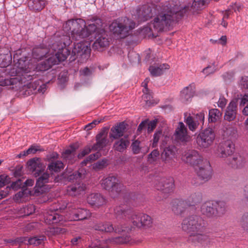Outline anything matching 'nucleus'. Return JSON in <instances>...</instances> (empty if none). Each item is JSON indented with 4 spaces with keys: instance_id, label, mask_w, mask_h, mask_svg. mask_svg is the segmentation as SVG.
Here are the masks:
<instances>
[{
    "instance_id": "nucleus-13",
    "label": "nucleus",
    "mask_w": 248,
    "mask_h": 248,
    "mask_svg": "<svg viewBox=\"0 0 248 248\" xmlns=\"http://www.w3.org/2000/svg\"><path fill=\"white\" fill-rule=\"evenodd\" d=\"M215 135L213 130L206 128L201 132L197 137L196 141L198 146L202 148H206L213 143Z\"/></svg>"
},
{
    "instance_id": "nucleus-30",
    "label": "nucleus",
    "mask_w": 248,
    "mask_h": 248,
    "mask_svg": "<svg viewBox=\"0 0 248 248\" xmlns=\"http://www.w3.org/2000/svg\"><path fill=\"white\" fill-rule=\"evenodd\" d=\"M63 217L55 211H50L45 216V221L46 224H55L62 221Z\"/></svg>"
},
{
    "instance_id": "nucleus-16",
    "label": "nucleus",
    "mask_w": 248,
    "mask_h": 248,
    "mask_svg": "<svg viewBox=\"0 0 248 248\" xmlns=\"http://www.w3.org/2000/svg\"><path fill=\"white\" fill-rule=\"evenodd\" d=\"M90 50V43L88 42L81 41L78 43H74L71 55L74 57L83 56L86 58L89 56Z\"/></svg>"
},
{
    "instance_id": "nucleus-10",
    "label": "nucleus",
    "mask_w": 248,
    "mask_h": 248,
    "mask_svg": "<svg viewBox=\"0 0 248 248\" xmlns=\"http://www.w3.org/2000/svg\"><path fill=\"white\" fill-rule=\"evenodd\" d=\"M101 185L102 187L109 191L113 197L120 194L123 187L119 180L115 176H109L102 179Z\"/></svg>"
},
{
    "instance_id": "nucleus-34",
    "label": "nucleus",
    "mask_w": 248,
    "mask_h": 248,
    "mask_svg": "<svg viewBox=\"0 0 248 248\" xmlns=\"http://www.w3.org/2000/svg\"><path fill=\"white\" fill-rule=\"evenodd\" d=\"M227 164L232 168L238 169L243 166L244 160L241 155H235L228 158Z\"/></svg>"
},
{
    "instance_id": "nucleus-62",
    "label": "nucleus",
    "mask_w": 248,
    "mask_h": 248,
    "mask_svg": "<svg viewBox=\"0 0 248 248\" xmlns=\"http://www.w3.org/2000/svg\"><path fill=\"white\" fill-rule=\"evenodd\" d=\"M148 122V120L142 121L138 126L137 131L139 133L141 132L142 130L146 127Z\"/></svg>"
},
{
    "instance_id": "nucleus-22",
    "label": "nucleus",
    "mask_w": 248,
    "mask_h": 248,
    "mask_svg": "<svg viewBox=\"0 0 248 248\" xmlns=\"http://www.w3.org/2000/svg\"><path fill=\"white\" fill-rule=\"evenodd\" d=\"M195 93V85L194 83L190 84L184 88L181 91L180 98L182 102H187L191 100Z\"/></svg>"
},
{
    "instance_id": "nucleus-43",
    "label": "nucleus",
    "mask_w": 248,
    "mask_h": 248,
    "mask_svg": "<svg viewBox=\"0 0 248 248\" xmlns=\"http://www.w3.org/2000/svg\"><path fill=\"white\" fill-rule=\"evenodd\" d=\"M66 232V230L57 227H49L46 231V234L48 235L52 236L59 234L63 233Z\"/></svg>"
},
{
    "instance_id": "nucleus-40",
    "label": "nucleus",
    "mask_w": 248,
    "mask_h": 248,
    "mask_svg": "<svg viewBox=\"0 0 248 248\" xmlns=\"http://www.w3.org/2000/svg\"><path fill=\"white\" fill-rule=\"evenodd\" d=\"M149 81V78H146L141 84L142 86L144 87L143 92L144 93V95H143L142 96V98L144 100V101L146 102L147 104H148V102L149 103H151V98H152L151 95L148 93L149 92V90L147 88L148 83Z\"/></svg>"
},
{
    "instance_id": "nucleus-35",
    "label": "nucleus",
    "mask_w": 248,
    "mask_h": 248,
    "mask_svg": "<svg viewBox=\"0 0 248 248\" xmlns=\"http://www.w3.org/2000/svg\"><path fill=\"white\" fill-rule=\"evenodd\" d=\"M185 201L188 207L195 206L202 201V194L200 192L192 193Z\"/></svg>"
},
{
    "instance_id": "nucleus-9",
    "label": "nucleus",
    "mask_w": 248,
    "mask_h": 248,
    "mask_svg": "<svg viewBox=\"0 0 248 248\" xmlns=\"http://www.w3.org/2000/svg\"><path fill=\"white\" fill-rule=\"evenodd\" d=\"M153 185L156 189L161 191L164 199L167 198L175 189L174 180L171 177H156Z\"/></svg>"
},
{
    "instance_id": "nucleus-59",
    "label": "nucleus",
    "mask_w": 248,
    "mask_h": 248,
    "mask_svg": "<svg viewBox=\"0 0 248 248\" xmlns=\"http://www.w3.org/2000/svg\"><path fill=\"white\" fill-rule=\"evenodd\" d=\"M157 124V120L156 119L153 120L149 122H148L147 126V131L150 133L153 131V130L155 128Z\"/></svg>"
},
{
    "instance_id": "nucleus-54",
    "label": "nucleus",
    "mask_w": 248,
    "mask_h": 248,
    "mask_svg": "<svg viewBox=\"0 0 248 248\" xmlns=\"http://www.w3.org/2000/svg\"><path fill=\"white\" fill-rule=\"evenodd\" d=\"M35 206L32 204H29L23 207L22 210L24 216H29L35 211Z\"/></svg>"
},
{
    "instance_id": "nucleus-14",
    "label": "nucleus",
    "mask_w": 248,
    "mask_h": 248,
    "mask_svg": "<svg viewBox=\"0 0 248 248\" xmlns=\"http://www.w3.org/2000/svg\"><path fill=\"white\" fill-rule=\"evenodd\" d=\"M196 173L203 182L209 180L212 176V169L208 160L205 159L195 168Z\"/></svg>"
},
{
    "instance_id": "nucleus-7",
    "label": "nucleus",
    "mask_w": 248,
    "mask_h": 248,
    "mask_svg": "<svg viewBox=\"0 0 248 248\" xmlns=\"http://www.w3.org/2000/svg\"><path fill=\"white\" fill-rule=\"evenodd\" d=\"M135 23L126 17L114 20L109 26V31L118 38H125L135 28Z\"/></svg>"
},
{
    "instance_id": "nucleus-32",
    "label": "nucleus",
    "mask_w": 248,
    "mask_h": 248,
    "mask_svg": "<svg viewBox=\"0 0 248 248\" xmlns=\"http://www.w3.org/2000/svg\"><path fill=\"white\" fill-rule=\"evenodd\" d=\"M176 151L174 146H169L164 148L162 153V158L165 163H170L174 157Z\"/></svg>"
},
{
    "instance_id": "nucleus-58",
    "label": "nucleus",
    "mask_w": 248,
    "mask_h": 248,
    "mask_svg": "<svg viewBox=\"0 0 248 248\" xmlns=\"http://www.w3.org/2000/svg\"><path fill=\"white\" fill-rule=\"evenodd\" d=\"M216 71V67L213 66H208L204 68L202 72L206 76H208L211 74L214 73Z\"/></svg>"
},
{
    "instance_id": "nucleus-4",
    "label": "nucleus",
    "mask_w": 248,
    "mask_h": 248,
    "mask_svg": "<svg viewBox=\"0 0 248 248\" xmlns=\"http://www.w3.org/2000/svg\"><path fill=\"white\" fill-rule=\"evenodd\" d=\"M102 22L101 19H96L93 23L86 26L84 20L81 18L71 19L67 21L66 26L69 27L71 31V36L73 40L76 41L84 39L88 37L92 33L95 32V36L101 29Z\"/></svg>"
},
{
    "instance_id": "nucleus-46",
    "label": "nucleus",
    "mask_w": 248,
    "mask_h": 248,
    "mask_svg": "<svg viewBox=\"0 0 248 248\" xmlns=\"http://www.w3.org/2000/svg\"><path fill=\"white\" fill-rule=\"evenodd\" d=\"M45 240L44 236H34L28 239V243L30 245L38 246L42 244Z\"/></svg>"
},
{
    "instance_id": "nucleus-56",
    "label": "nucleus",
    "mask_w": 248,
    "mask_h": 248,
    "mask_svg": "<svg viewBox=\"0 0 248 248\" xmlns=\"http://www.w3.org/2000/svg\"><path fill=\"white\" fill-rule=\"evenodd\" d=\"M99 153H98L90 155L86 160L81 162V164L82 166L86 165L87 163L89 161L97 159L99 157Z\"/></svg>"
},
{
    "instance_id": "nucleus-12",
    "label": "nucleus",
    "mask_w": 248,
    "mask_h": 248,
    "mask_svg": "<svg viewBox=\"0 0 248 248\" xmlns=\"http://www.w3.org/2000/svg\"><path fill=\"white\" fill-rule=\"evenodd\" d=\"M116 217L117 219H130L133 225L136 226L135 221H140L141 213H136L130 209H125L123 207L119 206L116 207L114 209Z\"/></svg>"
},
{
    "instance_id": "nucleus-31",
    "label": "nucleus",
    "mask_w": 248,
    "mask_h": 248,
    "mask_svg": "<svg viewBox=\"0 0 248 248\" xmlns=\"http://www.w3.org/2000/svg\"><path fill=\"white\" fill-rule=\"evenodd\" d=\"M96 142L92 146V150L100 151L105 147L108 142L107 136L103 133H100L96 136Z\"/></svg>"
},
{
    "instance_id": "nucleus-28",
    "label": "nucleus",
    "mask_w": 248,
    "mask_h": 248,
    "mask_svg": "<svg viewBox=\"0 0 248 248\" xmlns=\"http://www.w3.org/2000/svg\"><path fill=\"white\" fill-rule=\"evenodd\" d=\"M85 190V185L80 182H78L68 186L67 192L70 196H76L83 193Z\"/></svg>"
},
{
    "instance_id": "nucleus-3",
    "label": "nucleus",
    "mask_w": 248,
    "mask_h": 248,
    "mask_svg": "<svg viewBox=\"0 0 248 248\" xmlns=\"http://www.w3.org/2000/svg\"><path fill=\"white\" fill-rule=\"evenodd\" d=\"M181 227L188 234V241L195 246L205 248L210 245L211 239L207 233L206 223L201 217L192 215L185 218Z\"/></svg>"
},
{
    "instance_id": "nucleus-6",
    "label": "nucleus",
    "mask_w": 248,
    "mask_h": 248,
    "mask_svg": "<svg viewBox=\"0 0 248 248\" xmlns=\"http://www.w3.org/2000/svg\"><path fill=\"white\" fill-rule=\"evenodd\" d=\"M94 227L97 231L106 233L114 232L120 235L117 237L108 238L106 240L107 243L120 245L126 244L131 240L130 235V228L128 227L122 226L114 227L111 222H105L97 224Z\"/></svg>"
},
{
    "instance_id": "nucleus-19",
    "label": "nucleus",
    "mask_w": 248,
    "mask_h": 248,
    "mask_svg": "<svg viewBox=\"0 0 248 248\" xmlns=\"http://www.w3.org/2000/svg\"><path fill=\"white\" fill-rule=\"evenodd\" d=\"M37 180L34 187V192L40 194L46 192L48 190V186L46 184L49 182V175L46 172H42Z\"/></svg>"
},
{
    "instance_id": "nucleus-1",
    "label": "nucleus",
    "mask_w": 248,
    "mask_h": 248,
    "mask_svg": "<svg viewBox=\"0 0 248 248\" xmlns=\"http://www.w3.org/2000/svg\"><path fill=\"white\" fill-rule=\"evenodd\" d=\"M183 8L179 7L173 1H166L154 7L144 5L137 10L136 16L139 22L145 21L154 17L151 24L155 31L160 32L177 21L182 15L181 10Z\"/></svg>"
},
{
    "instance_id": "nucleus-24",
    "label": "nucleus",
    "mask_w": 248,
    "mask_h": 248,
    "mask_svg": "<svg viewBox=\"0 0 248 248\" xmlns=\"http://www.w3.org/2000/svg\"><path fill=\"white\" fill-rule=\"evenodd\" d=\"M237 112V107L236 102L232 101L229 104L225 111L224 118L229 122L232 121L236 118Z\"/></svg>"
},
{
    "instance_id": "nucleus-55",
    "label": "nucleus",
    "mask_w": 248,
    "mask_h": 248,
    "mask_svg": "<svg viewBox=\"0 0 248 248\" xmlns=\"http://www.w3.org/2000/svg\"><path fill=\"white\" fill-rule=\"evenodd\" d=\"M162 134V132L161 130H158L155 133L153 142L152 143V147L154 148L157 146V143Z\"/></svg>"
},
{
    "instance_id": "nucleus-39",
    "label": "nucleus",
    "mask_w": 248,
    "mask_h": 248,
    "mask_svg": "<svg viewBox=\"0 0 248 248\" xmlns=\"http://www.w3.org/2000/svg\"><path fill=\"white\" fill-rule=\"evenodd\" d=\"M31 191L27 188L19 191L15 194L14 200L16 202H22L25 198L30 195Z\"/></svg>"
},
{
    "instance_id": "nucleus-42",
    "label": "nucleus",
    "mask_w": 248,
    "mask_h": 248,
    "mask_svg": "<svg viewBox=\"0 0 248 248\" xmlns=\"http://www.w3.org/2000/svg\"><path fill=\"white\" fill-rule=\"evenodd\" d=\"M221 113L217 108L210 109L209 111V121L211 122H216L219 119Z\"/></svg>"
},
{
    "instance_id": "nucleus-37",
    "label": "nucleus",
    "mask_w": 248,
    "mask_h": 248,
    "mask_svg": "<svg viewBox=\"0 0 248 248\" xmlns=\"http://www.w3.org/2000/svg\"><path fill=\"white\" fill-rule=\"evenodd\" d=\"M45 6V0H30L28 2L29 8L34 12L42 10Z\"/></svg>"
},
{
    "instance_id": "nucleus-63",
    "label": "nucleus",
    "mask_w": 248,
    "mask_h": 248,
    "mask_svg": "<svg viewBox=\"0 0 248 248\" xmlns=\"http://www.w3.org/2000/svg\"><path fill=\"white\" fill-rule=\"evenodd\" d=\"M240 84L244 88L248 89V77H242Z\"/></svg>"
},
{
    "instance_id": "nucleus-5",
    "label": "nucleus",
    "mask_w": 248,
    "mask_h": 248,
    "mask_svg": "<svg viewBox=\"0 0 248 248\" xmlns=\"http://www.w3.org/2000/svg\"><path fill=\"white\" fill-rule=\"evenodd\" d=\"M63 40L66 41L63 42V45L58 48V51L55 54H52L47 59L41 62L40 63L36 64H33L32 62H28V63L31 69V74H35V70L36 71H45L50 69L53 65L58 64L61 62L65 61L67 57L70 54V50L66 47L70 45V39L68 36H64Z\"/></svg>"
},
{
    "instance_id": "nucleus-18",
    "label": "nucleus",
    "mask_w": 248,
    "mask_h": 248,
    "mask_svg": "<svg viewBox=\"0 0 248 248\" xmlns=\"http://www.w3.org/2000/svg\"><path fill=\"white\" fill-rule=\"evenodd\" d=\"M34 76L32 77V79H26L25 82H22L21 85L20 87L15 88V90H17L18 89H22L23 90L25 91V95H31L33 93H37V88L42 83V81L40 79H38L34 82H30L27 83V84H25L26 81H29L33 79L36 78V75L35 74H33Z\"/></svg>"
},
{
    "instance_id": "nucleus-50",
    "label": "nucleus",
    "mask_w": 248,
    "mask_h": 248,
    "mask_svg": "<svg viewBox=\"0 0 248 248\" xmlns=\"http://www.w3.org/2000/svg\"><path fill=\"white\" fill-rule=\"evenodd\" d=\"M39 150L38 146H31L27 150L24 151L23 153L19 154L18 157L21 158L22 156H26L30 154H35Z\"/></svg>"
},
{
    "instance_id": "nucleus-25",
    "label": "nucleus",
    "mask_w": 248,
    "mask_h": 248,
    "mask_svg": "<svg viewBox=\"0 0 248 248\" xmlns=\"http://www.w3.org/2000/svg\"><path fill=\"white\" fill-rule=\"evenodd\" d=\"M89 204L98 207L106 203V200L100 194L92 193L89 195L87 199Z\"/></svg>"
},
{
    "instance_id": "nucleus-38",
    "label": "nucleus",
    "mask_w": 248,
    "mask_h": 248,
    "mask_svg": "<svg viewBox=\"0 0 248 248\" xmlns=\"http://www.w3.org/2000/svg\"><path fill=\"white\" fill-rule=\"evenodd\" d=\"M140 221H134L136 224V226L138 227H140L142 226H147L149 227L152 223V220L149 216L143 214L141 213V217H140Z\"/></svg>"
},
{
    "instance_id": "nucleus-20",
    "label": "nucleus",
    "mask_w": 248,
    "mask_h": 248,
    "mask_svg": "<svg viewBox=\"0 0 248 248\" xmlns=\"http://www.w3.org/2000/svg\"><path fill=\"white\" fill-rule=\"evenodd\" d=\"M173 136L175 140L177 142H186L190 139V137L187 134L186 127L182 122L179 123Z\"/></svg>"
},
{
    "instance_id": "nucleus-52",
    "label": "nucleus",
    "mask_w": 248,
    "mask_h": 248,
    "mask_svg": "<svg viewBox=\"0 0 248 248\" xmlns=\"http://www.w3.org/2000/svg\"><path fill=\"white\" fill-rule=\"evenodd\" d=\"M159 155V151L157 149L154 150L148 156V160L150 163H153L157 159Z\"/></svg>"
},
{
    "instance_id": "nucleus-29",
    "label": "nucleus",
    "mask_w": 248,
    "mask_h": 248,
    "mask_svg": "<svg viewBox=\"0 0 248 248\" xmlns=\"http://www.w3.org/2000/svg\"><path fill=\"white\" fill-rule=\"evenodd\" d=\"M27 164L36 177L39 176L44 170L41 168L42 164L39 162L38 158H33L29 160Z\"/></svg>"
},
{
    "instance_id": "nucleus-41",
    "label": "nucleus",
    "mask_w": 248,
    "mask_h": 248,
    "mask_svg": "<svg viewBox=\"0 0 248 248\" xmlns=\"http://www.w3.org/2000/svg\"><path fill=\"white\" fill-rule=\"evenodd\" d=\"M63 167V164L61 161H56L50 163L47 167V169L51 173H53L60 171Z\"/></svg>"
},
{
    "instance_id": "nucleus-21",
    "label": "nucleus",
    "mask_w": 248,
    "mask_h": 248,
    "mask_svg": "<svg viewBox=\"0 0 248 248\" xmlns=\"http://www.w3.org/2000/svg\"><path fill=\"white\" fill-rule=\"evenodd\" d=\"M95 38L96 39L93 45V47L95 48L98 49L108 46L109 38L108 37V32L104 29L98 31Z\"/></svg>"
},
{
    "instance_id": "nucleus-49",
    "label": "nucleus",
    "mask_w": 248,
    "mask_h": 248,
    "mask_svg": "<svg viewBox=\"0 0 248 248\" xmlns=\"http://www.w3.org/2000/svg\"><path fill=\"white\" fill-rule=\"evenodd\" d=\"M241 106H246L243 110V113L244 115H248V93L245 94L241 98Z\"/></svg>"
},
{
    "instance_id": "nucleus-47",
    "label": "nucleus",
    "mask_w": 248,
    "mask_h": 248,
    "mask_svg": "<svg viewBox=\"0 0 248 248\" xmlns=\"http://www.w3.org/2000/svg\"><path fill=\"white\" fill-rule=\"evenodd\" d=\"M240 224L243 230L248 233V212L243 215L240 221Z\"/></svg>"
},
{
    "instance_id": "nucleus-51",
    "label": "nucleus",
    "mask_w": 248,
    "mask_h": 248,
    "mask_svg": "<svg viewBox=\"0 0 248 248\" xmlns=\"http://www.w3.org/2000/svg\"><path fill=\"white\" fill-rule=\"evenodd\" d=\"M107 165L108 160L106 159H103L94 164L93 165V168L95 170H100L104 168Z\"/></svg>"
},
{
    "instance_id": "nucleus-23",
    "label": "nucleus",
    "mask_w": 248,
    "mask_h": 248,
    "mask_svg": "<svg viewBox=\"0 0 248 248\" xmlns=\"http://www.w3.org/2000/svg\"><path fill=\"white\" fill-rule=\"evenodd\" d=\"M172 211L176 215H181L188 207L185 200L173 199L171 202Z\"/></svg>"
},
{
    "instance_id": "nucleus-60",
    "label": "nucleus",
    "mask_w": 248,
    "mask_h": 248,
    "mask_svg": "<svg viewBox=\"0 0 248 248\" xmlns=\"http://www.w3.org/2000/svg\"><path fill=\"white\" fill-rule=\"evenodd\" d=\"M92 148L91 149L89 147H85L80 153L78 154V156L79 158H81L84 156L85 155L89 154Z\"/></svg>"
},
{
    "instance_id": "nucleus-45",
    "label": "nucleus",
    "mask_w": 248,
    "mask_h": 248,
    "mask_svg": "<svg viewBox=\"0 0 248 248\" xmlns=\"http://www.w3.org/2000/svg\"><path fill=\"white\" fill-rule=\"evenodd\" d=\"M75 155V148L71 146L66 149L62 154V157L66 160H70Z\"/></svg>"
},
{
    "instance_id": "nucleus-8",
    "label": "nucleus",
    "mask_w": 248,
    "mask_h": 248,
    "mask_svg": "<svg viewBox=\"0 0 248 248\" xmlns=\"http://www.w3.org/2000/svg\"><path fill=\"white\" fill-rule=\"evenodd\" d=\"M226 210V203L223 201H208L201 207L202 213L208 217H216L223 214Z\"/></svg>"
},
{
    "instance_id": "nucleus-61",
    "label": "nucleus",
    "mask_w": 248,
    "mask_h": 248,
    "mask_svg": "<svg viewBox=\"0 0 248 248\" xmlns=\"http://www.w3.org/2000/svg\"><path fill=\"white\" fill-rule=\"evenodd\" d=\"M227 100L223 96H220L217 103L218 107L223 108H225Z\"/></svg>"
},
{
    "instance_id": "nucleus-11",
    "label": "nucleus",
    "mask_w": 248,
    "mask_h": 248,
    "mask_svg": "<svg viewBox=\"0 0 248 248\" xmlns=\"http://www.w3.org/2000/svg\"><path fill=\"white\" fill-rule=\"evenodd\" d=\"M61 44L63 45V42L60 41L54 43L49 48V50L47 48L42 47L41 46L34 48L32 52L33 58L38 61L43 59V57H49L54 52L56 53L58 51V48L61 47Z\"/></svg>"
},
{
    "instance_id": "nucleus-48",
    "label": "nucleus",
    "mask_w": 248,
    "mask_h": 248,
    "mask_svg": "<svg viewBox=\"0 0 248 248\" xmlns=\"http://www.w3.org/2000/svg\"><path fill=\"white\" fill-rule=\"evenodd\" d=\"M82 177L81 172L79 171H75L72 174L68 175L67 180L69 182H74V180L76 181V183L79 182V180Z\"/></svg>"
},
{
    "instance_id": "nucleus-17",
    "label": "nucleus",
    "mask_w": 248,
    "mask_h": 248,
    "mask_svg": "<svg viewBox=\"0 0 248 248\" xmlns=\"http://www.w3.org/2000/svg\"><path fill=\"white\" fill-rule=\"evenodd\" d=\"M234 144L231 140L223 141L219 143L217 154L221 158L230 157L234 152Z\"/></svg>"
},
{
    "instance_id": "nucleus-26",
    "label": "nucleus",
    "mask_w": 248,
    "mask_h": 248,
    "mask_svg": "<svg viewBox=\"0 0 248 248\" xmlns=\"http://www.w3.org/2000/svg\"><path fill=\"white\" fill-rule=\"evenodd\" d=\"M71 220H80L86 219L91 216L90 212L83 208H78L73 210L71 214Z\"/></svg>"
},
{
    "instance_id": "nucleus-57",
    "label": "nucleus",
    "mask_w": 248,
    "mask_h": 248,
    "mask_svg": "<svg viewBox=\"0 0 248 248\" xmlns=\"http://www.w3.org/2000/svg\"><path fill=\"white\" fill-rule=\"evenodd\" d=\"M10 182L9 177L5 174L0 175V187H2Z\"/></svg>"
},
{
    "instance_id": "nucleus-44",
    "label": "nucleus",
    "mask_w": 248,
    "mask_h": 248,
    "mask_svg": "<svg viewBox=\"0 0 248 248\" xmlns=\"http://www.w3.org/2000/svg\"><path fill=\"white\" fill-rule=\"evenodd\" d=\"M185 122L188 125L189 129L192 131H195L197 127L198 124L197 122L193 120L190 115L186 117V115L185 114Z\"/></svg>"
},
{
    "instance_id": "nucleus-36",
    "label": "nucleus",
    "mask_w": 248,
    "mask_h": 248,
    "mask_svg": "<svg viewBox=\"0 0 248 248\" xmlns=\"http://www.w3.org/2000/svg\"><path fill=\"white\" fill-rule=\"evenodd\" d=\"M129 144V141L126 137L122 138L115 142L113 145V148L115 150L123 152Z\"/></svg>"
},
{
    "instance_id": "nucleus-15",
    "label": "nucleus",
    "mask_w": 248,
    "mask_h": 248,
    "mask_svg": "<svg viewBox=\"0 0 248 248\" xmlns=\"http://www.w3.org/2000/svg\"><path fill=\"white\" fill-rule=\"evenodd\" d=\"M182 159L184 161L189 164L194 168L205 160L202 158L197 151L194 150H189L184 152L182 155Z\"/></svg>"
},
{
    "instance_id": "nucleus-64",
    "label": "nucleus",
    "mask_w": 248,
    "mask_h": 248,
    "mask_svg": "<svg viewBox=\"0 0 248 248\" xmlns=\"http://www.w3.org/2000/svg\"><path fill=\"white\" fill-rule=\"evenodd\" d=\"M230 8H231V10H233L235 12L236 11L240 12L242 9V7L241 4H237L236 3L230 5Z\"/></svg>"
},
{
    "instance_id": "nucleus-53",
    "label": "nucleus",
    "mask_w": 248,
    "mask_h": 248,
    "mask_svg": "<svg viewBox=\"0 0 248 248\" xmlns=\"http://www.w3.org/2000/svg\"><path fill=\"white\" fill-rule=\"evenodd\" d=\"M140 144V142L138 140H136L132 142L131 144V149L134 154H138L140 153L141 149Z\"/></svg>"
},
{
    "instance_id": "nucleus-27",
    "label": "nucleus",
    "mask_w": 248,
    "mask_h": 248,
    "mask_svg": "<svg viewBox=\"0 0 248 248\" xmlns=\"http://www.w3.org/2000/svg\"><path fill=\"white\" fill-rule=\"evenodd\" d=\"M126 129V124L124 122H121L115 126L111 127L109 134L110 138L113 139H118L124 135Z\"/></svg>"
},
{
    "instance_id": "nucleus-2",
    "label": "nucleus",
    "mask_w": 248,
    "mask_h": 248,
    "mask_svg": "<svg viewBox=\"0 0 248 248\" xmlns=\"http://www.w3.org/2000/svg\"><path fill=\"white\" fill-rule=\"evenodd\" d=\"M21 55V50H18L15 52L13 55L14 62H15L13 67H8L9 62L12 60L11 55L5 56L4 59H8V62L6 64L1 63V66L6 67L3 69V71L5 75H8L10 76L16 77L5 78L2 76H0V86H12V89L20 87L22 82H25L26 79H32L34 75H31V69L32 67H30L28 63V58L26 57L19 58Z\"/></svg>"
},
{
    "instance_id": "nucleus-33",
    "label": "nucleus",
    "mask_w": 248,
    "mask_h": 248,
    "mask_svg": "<svg viewBox=\"0 0 248 248\" xmlns=\"http://www.w3.org/2000/svg\"><path fill=\"white\" fill-rule=\"evenodd\" d=\"M170 66L167 64H162L159 65H151L149 68V70L151 76L157 77L163 74L164 70L169 69Z\"/></svg>"
}]
</instances>
